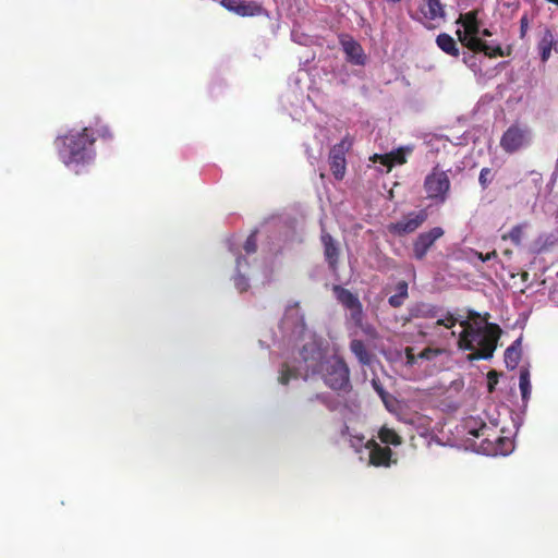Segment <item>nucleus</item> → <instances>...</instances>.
<instances>
[{
    "label": "nucleus",
    "mask_w": 558,
    "mask_h": 558,
    "mask_svg": "<svg viewBox=\"0 0 558 558\" xmlns=\"http://www.w3.org/2000/svg\"><path fill=\"white\" fill-rule=\"evenodd\" d=\"M494 450H495V452H498V449H497V448H496V449H494ZM499 452L505 454L506 450L500 449V450H499Z\"/></svg>",
    "instance_id": "44"
},
{
    "label": "nucleus",
    "mask_w": 558,
    "mask_h": 558,
    "mask_svg": "<svg viewBox=\"0 0 558 558\" xmlns=\"http://www.w3.org/2000/svg\"><path fill=\"white\" fill-rule=\"evenodd\" d=\"M474 53L483 52L488 58L506 57L511 54V48L504 50L500 45H494L480 38H470L465 46Z\"/></svg>",
    "instance_id": "11"
},
{
    "label": "nucleus",
    "mask_w": 558,
    "mask_h": 558,
    "mask_svg": "<svg viewBox=\"0 0 558 558\" xmlns=\"http://www.w3.org/2000/svg\"><path fill=\"white\" fill-rule=\"evenodd\" d=\"M522 400L526 401L531 395V383H530V372L526 368H522L520 371V381H519Z\"/></svg>",
    "instance_id": "26"
},
{
    "label": "nucleus",
    "mask_w": 558,
    "mask_h": 558,
    "mask_svg": "<svg viewBox=\"0 0 558 558\" xmlns=\"http://www.w3.org/2000/svg\"><path fill=\"white\" fill-rule=\"evenodd\" d=\"M521 360V338L514 340L505 351V363L507 368L514 369Z\"/></svg>",
    "instance_id": "21"
},
{
    "label": "nucleus",
    "mask_w": 558,
    "mask_h": 558,
    "mask_svg": "<svg viewBox=\"0 0 558 558\" xmlns=\"http://www.w3.org/2000/svg\"><path fill=\"white\" fill-rule=\"evenodd\" d=\"M450 186L451 183L447 171L441 170L439 165H436L424 180L426 197L436 203L442 204L447 201Z\"/></svg>",
    "instance_id": "5"
},
{
    "label": "nucleus",
    "mask_w": 558,
    "mask_h": 558,
    "mask_svg": "<svg viewBox=\"0 0 558 558\" xmlns=\"http://www.w3.org/2000/svg\"><path fill=\"white\" fill-rule=\"evenodd\" d=\"M457 24H461L464 31H457V36L462 46L468 45L470 38H476L480 34V21L478 10H472L466 13L460 14L456 21Z\"/></svg>",
    "instance_id": "8"
},
{
    "label": "nucleus",
    "mask_w": 558,
    "mask_h": 558,
    "mask_svg": "<svg viewBox=\"0 0 558 558\" xmlns=\"http://www.w3.org/2000/svg\"><path fill=\"white\" fill-rule=\"evenodd\" d=\"M476 257L482 260V262H488L493 258H496L497 257V252L494 250L492 252H488L486 254L482 253V252H476L475 253Z\"/></svg>",
    "instance_id": "35"
},
{
    "label": "nucleus",
    "mask_w": 558,
    "mask_h": 558,
    "mask_svg": "<svg viewBox=\"0 0 558 558\" xmlns=\"http://www.w3.org/2000/svg\"><path fill=\"white\" fill-rule=\"evenodd\" d=\"M369 462L374 466H389L391 461L392 451L389 447H381L375 441H371L368 446Z\"/></svg>",
    "instance_id": "15"
},
{
    "label": "nucleus",
    "mask_w": 558,
    "mask_h": 558,
    "mask_svg": "<svg viewBox=\"0 0 558 558\" xmlns=\"http://www.w3.org/2000/svg\"><path fill=\"white\" fill-rule=\"evenodd\" d=\"M404 300L405 299L396 293L388 299V303L390 306L397 308L403 304Z\"/></svg>",
    "instance_id": "34"
},
{
    "label": "nucleus",
    "mask_w": 558,
    "mask_h": 558,
    "mask_svg": "<svg viewBox=\"0 0 558 558\" xmlns=\"http://www.w3.org/2000/svg\"><path fill=\"white\" fill-rule=\"evenodd\" d=\"M529 29V16L527 14H523L520 19V38H524L526 36Z\"/></svg>",
    "instance_id": "33"
},
{
    "label": "nucleus",
    "mask_w": 558,
    "mask_h": 558,
    "mask_svg": "<svg viewBox=\"0 0 558 558\" xmlns=\"http://www.w3.org/2000/svg\"><path fill=\"white\" fill-rule=\"evenodd\" d=\"M487 377H488V390L492 392L495 388V385L498 381V376L495 371H490L488 373Z\"/></svg>",
    "instance_id": "37"
},
{
    "label": "nucleus",
    "mask_w": 558,
    "mask_h": 558,
    "mask_svg": "<svg viewBox=\"0 0 558 558\" xmlns=\"http://www.w3.org/2000/svg\"><path fill=\"white\" fill-rule=\"evenodd\" d=\"M372 385H373L374 390L378 393V396L383 400V402L387 404V400L390 397L389 393L384 389V387L381 386V384L378 380L373 379Z\"/></svg>",
    "instance_id": "31"
},
{
    "label": "nucleus",
    "mask_w": 558,
    "mask_h": 558,
    "mask_svg": "<svg viewBox=\"0 0 558 558\" xmlns=\"http://www.w3.org/2000/svg\"><path fill=\"white\" fill-rule=\"evenodd\" d=\"M460 325L464 329L459 336L458 345L460 349L471 351V353H473L476 351L475 336L473 335L474 327L470 324L469 320H462L460 322Z\"/></svg>",
    "instance_id": "19"
},
{
    "label": "nucleus",
    "mask_w": 558,
    "mask_h": 558,
    "mask_svg": "<svg viewBox=\"0 0 558 558\" xmlns=\"http://www.w3.org/2000/svg\"><path fill=\"white\" fill-rule=\"evenodd\" d=\"M412 153L411 147H399L396 150H392L388 154L379 155L375 154L371 160L373 162H379L383 166L387 167L388 171L395 165H404L407 162V156Z\"/></svg>",
    "instance_id": "14"
},
{
    "label": "nucleus",
    "mask_w": 558,
    "mask_h": 558,
    "mask_svg": "<svg viewBox=\"0 0 558 558\" xmlns=\"http://www.w3.org/2000/svg\"><path fill=\"white\" fill-rule=\"evenodd\" d=\"M99 132V136L101 137H111V132L109 131V129L107 126H104L101 130L98 131Z\"/></svg>",
    "instance_id": "39"
},
{
    "label": "nucleus",
    "mask_w": 558,
    "mask_h": 558,
    "mask_svg": "<svg viewBox=\"0 0 558 558\" xmlns=\"http://www.w3.org/2000/svg\"><path fill=\"white\" fill-rule=\"evenodd\" d=\"M537 49L543 62H546L549 59L553 49L558 51V41L555 40L554 34L549 28L544 31L537 44Z\"/></svg>",
    "instance_id": "18"
},
{
    "label": "nucleus",
    "mask_w": 558,
    "mask_h": 558,
    "mask_svg": "<svg viewBox=\"0 0 558 558\" xmlns=\"http://www.w3.org/2000/svg\"><path fill=\"white\" fill-rule=\"evenodd\" d=\"M436 44L439 47L441 51L451 56V57H459L460 50L458 48V45L452 36H450L447 33H441L436 38Z\"/></svg>",
    "instance_id": "22"
},
{
    "label": "nucleus",
    "mask_w": 558,
    "mask_h": 558,
    "mask_svg": "<svg viewBox=\"0 0 558 558\" xmlns=\"http://www.w3.org/2000/svg\"><path fill=\"white\" fill-rule=\"evenodd\" d=\"M463 54H464L463 62L466 64H470V62L474 59V56L466 53V52H464Z\"/></svg>",
    "instance_id": "41"
},
{
    "label": "nucleus",
    "mask_w": 558,
    "mask_h": 558,
    "mask_svg": "<svg viewBox=\"0 0 558 558\" xmlns=\"http://www.w3.org/2000/svg\"><path fill=\"white\" fill-rule=\"evenodd\" d=\"M444 235V230L440 227H434L426 232H422L417 235L413 242V256L417 260H422L429 248L435 242Z\"/></svg>",
    "instance_id": "9"
},
{
    "label": "nucleus",
    "mask_w": 558,
    "mask_h": 558,
    "mask_svg": "<svg viewBox=\"0 0 558 558\" xmlns=\"http://www.w3.org/2000/svg\"><path fill=\"white\" fill-rule=\"evenodd\" d=\"M315 401H318L323 404H327V398L324 393H315L314 396L307 399L308 403H313Z\"/></svg>",
    "instance_id": "38"
},
{
    "label": "nucleus",
    "mask_w": 558,
    "mask_h": 558,
    "mask_svg": "<svg viewBox=\"0 0 558 558\" xmlns=\"http://www.w3.org/2000/svg\"><path fill=\"white\" fill-rule=\"evenodd\" d=\"M526 226V223H520L514 226L508 233H504L501 235V240H509L513 245L520 246L524 238V230Z\"/></svg>",
    "instance_id": "24"
},
{
    "label": "nucleus",
    "mask_w": 558,
    "mask_h": 558,
    "mask_svg": "<svg viewBox=\"0 0 558 558\" xmlns=\"http://www.w3.org/2000/svg\"><path fill=\"white\" fill-rule=\"evenodd\" d=\"M465 427L469 435L476 438L484 437L485 441H488V438L492 436L490 433L494 432L486 423L482 421L478 422L473 417L465 421Z\"/></svg>",
    "instance_id": "20"
},
{
    "label": "nucleus",
    "mask_w": 558,
    "mask_h": 558,
    "mask_svg": "<svg viewBox=\"0 0 558 558\" xmlns=\"http://www.w3.org/2000/svg\"><path fill=\"white\" fill-rule=\"evenodd\" d=\"M378 437H379V439L384 444H390V445H393V446H398V445H400L402 442V439L397 434V432L395 429H392V428L387 427V426H383L379 429Z\"/></svg>",
    "instance_id": "25"
},
{
    "label": "nucleus",
    "mask_w": 558,
    "mask_h": 558,
    "mask_svg": "<svg viewBox=\"0 0 558 558\" xmlns=\"http://www.w3.org/2000/svg\"><path fill=\"white\" fill-rule=\"evenodd\" d=\"M493 180L490 168H483L478 175V182L483 190H486Z\"/></svg>",
    "instance_id": "28"
},
{
    "label": "nucleus",
    "mask_w": 558,
    "mask_h": 558,
    "mask_svg": "<svg viewBox=\"0 0 558 558\" xmlns=\"http://www.w3.org/2000/svg\"><path fill=\"white\" fill-rule=\"evenodd\" d=\"M352 146V140L347 135L340 143L333 145L329 151V165L336 180H342L347 170L345 154Z\"/></svg>",
    "instance_id": "7"
},
{
    "label": "nucleus",
    "mask_w": 558,
    "mask_h": 558,
    "mask_svg": "<svg viewBox=\"0 0 558 558\" xmlns=\"http://www.w3.org/2000/svg\"><path fill=\"white\" fill-rule=\"evenodd\" d=\"M221 5L240 16H255L263 11L262 5L253 0H221Z\"/></svg>",
    "instance_id": "12"
},
{
    "label": "nucleus",
    "mask_w": 558,
    "mask_h": 558,
    "mask_svg": "<svg viewBox=\"0 0 558 558\" xmlns=\"http://www.w3.org/2000/svg\"><path fill=\"white\" fill-rule=\"evenodd\" d=\"M397 291L400 296H402L403 299H407L409 293H408V282L402 280V281H399L398 284H397Z\"/></svg>",
    "instance_id": "36"
},
{
    "label": "nucleus",
    "mask_w": 558,
    "mask_h": 558,
    "mask_svg": "<svg viewBox=\"0 0 558 558\" xmlns=\"http://www.w3.org/2000/svg\"><path fill=\"white\" fill-rule=\"evenodd\" d=\"M96 137L88 128L81 131H70L56 140L58 154L65 166L85 165L95 157L94 144Z\"/></svg>",
    "instance_id": "1"
},
{
    "label": "nucleus",
    "mask_w": 558,
    "mask_h": 558,
    "mask_svg": "<svg viewBox=\"0 0 558 558\" xmlns=\"http://www.w3.org/2000/svg\"><path fill=\"white\" fill-rule=\"evenodd\" d=\"M350 350L363 365L371 364V354L362 340L354 339L350 342Z\"/></svg>",
    "instance_id": "23"
},
{
    "label": "nucleus",
    "mask_w": 558,
    "mask_h": 558,
    "mask_svg": "<svg viewBox=\"0 0 558 558\" xmlns=\"http://www.w3.org/2000/svg\"><path fill=\"white\" fill-rule=\"evenodd\" d=\"M234 284L240 292L246 291L250 287L247 279L240 274L234 278Z\"/></svg>",
    "instance_id": "32"
},
{
    "label": "nucleus",
    "mask_w": 558,
    "mask_h": 558,
    "mask_svg": "<svg viewBox=\"0 0 558 558\" xmlns=\"http://www.w3.org/2000/svg\"><path fill=\"white\" fill-rule=\"evenodd\" d=\"M341 45L344 53L350 62L356 65H363L365 63V54L362 46L354 39L341 40Z\"/></svg>",
    "instance_id": "17"
},
{
    "label": "nucleus",
    "mask_w": 558,
    "mask_h": 558,
    "mask_svg": "<svg viewBox=\"0 0 558 558\" xmlns=\"http://www.w3.org/2000/svg\"><path fill=\"white\" fill-rule=\"evenodd\" d=\"M427 353H428V351H427V350H425V351H423V352L420 354V356H421V357H427Z\"/></svg>",
    "instance_id": "43"
},
{
    "label": "nucleus",
    "mask_w": 558,
    "mask_h": 558,
    "mask_svg": "<svg viewBox=\"0 0 558 558\" xmlns=\"http://www.w3.org/2000/svg\"><path fill=\"white\" fill-rule=\"evenodd\" d=\"M332 293L338 303H340L345 310L350 312V319L354 323V325L356 327H362L364 312L359 296L352 293L349 289H345L339 284H335L332 287Z\"/></svg>",
    "instance_id": "6"
},
{
    "label": "nucleus",
    "mask_w": 558,
    "mask_h": 558,
    "mask_svg": "<svg viewBox=\"0 0 558 558\" xmlns=\"http://www.w3.org/2000/svg\"><path fill=\"white\" fill-rule=\"evenodd\" d=\"M458 319L451 314V313H447L445 318H439L437 322H436V325L437 326H444L448 329H451L452 327L456 326Z\"/></svg>",
    "instance_id": "29"
},
{
    "label": "nucleus",
    "mask_w": 558,
    "mask_h": 558,
    "mask_svg": "<svg viewBox=\"0 0 558 558\" xmlns=\"http://www.w3.org/2000/svg\"><path fill=\"white\" fill-rule=\"evenodd\" d=\"M298 376V371L284 363L280 369L279 383L281 385H288L291 379H295Z\"/></svg>",
    "instance_id": "27"
},
{
    "label": "nucleus",
    "mask_w": 558,
    "mask_h": 558,
    "mask_svg": "<svg viewBox=\"0 0 558 558\" xmlns=\"http://www.w3.org/2000/svg\"><path fill=\"white\" fill-rule=\"evenodd\" d=\"M476 351L470 353L469 361L489 360L497 348L501 329L497 324L488 323L482 328H474Z\"/></svg>",
    "instance_id": "2"
},
{
    "label": "nucleus",
    "mask_w": 558,
    "mask_h": 558,
    "mask_svg": "<svg viewBox=\"0 0 558 558\" xmlns=\"http://www.w3.org/2000/svg\"><path fill=\"white\" fill-rule=\"evenodd\" d=\"M241 260H242V258H241V257H239V258L236 259V264H238V266H240V265H241Z\"/></svg>",
    "instance_id": "45"
},
{
    "label": "nucleus",
    "mask_w": 558,
    "mask_h": 558,
    "mask_svg": "<svg viewBox=\"0 0 558 558\" xmlns=\"http://www.w3.org/2000/svg\"><path fill=\"white\" fill-rule=\"evenodd\" d=\"M423 4L420 7V12L427 21L445 20L446 11L445 5L440 0H422Z\"/></svg>",
    "instance_id": "16"
},
{
    "label": "nucleus",
    "mask_w": 558,
    "mask_h": 558,
    "mask_svg": "<svg viewBox=\"0 0 558 558\" xmlns=\"http://www.w3.org/2000/svg\"><path fill=\"white\" fill-rule=\"evenodd\" d=\"M427 219V213L422 209L416 213H410L403 217L400 221L390 223L388 229L390 232L402 235L411 233L420 228Z\"/></svg>",
    "instance_id": "10"
},
{
    "label": "nucleus",
    "mask_w": 558,
    "mask_h": 558,
    "mask_svg": "<svg viewBox=\"0 0 558 558\" xmlns=\"http://www.w3.org/2000/svg\"><path fill=\"white\" fill-rule=\"evenodd\" d=\"M495 442H498V444H508V445H511L510 440L505 438V437H501V436H497L495 437L494 439Z\"/></svg>",
    "instance_id": "40"
},
{
    "label": "nucleus",
    "mask_w": 558,
    "mask_h": 558,
    "mask_svg": "<svg viewBox=\"0 0 558 558\" xmlns=\"http://www.w3.org/2000/svg\"><path fill=\"white\" fill-rule=\"evenodd\" d=\"M325 384L332 390L347 391L350 385V369L343 359L331 356L322 365Z\"/></svg>",
    "instance_id": "3"
},
{
    "label": "nucleus",
    "mask_w": 558,
    "mask_h": 558,
    "mask_svg": "<svg viewBox=\"0 0 558 558\" xmlns=\"http://www.w3.org/2000/svg\"><path fill=\"white\" fill-rule=\"evenodd\" d=\"M409 352H410V350H408V352H407V353H409ZM407 357H409V360H412V359H413L412 356H410V354H407Z\"/></svg>",
    "instance_id": "46"
},
{
    "label": "nucleus",
    "mask_w": 558,
    "mask_h": 558,
    "mask_svg": "<svg viewBox=\"0 0 558 558\" xmlns=\"http://www.w3.org/2000/svg\"><path fill=\"white\" fill-rule=\"evenodd\" d=\"M480 33L484 37H490L492 36V32L488 28H484L483 31H480Z\"/></svg>",
    "instance_id": "42"
},
{
    "label": "nucleus",
    "mask_w": 558,
    "mask_h": 558,
    "mask_svg": "<svg viewBox=\"0 0 558 558\" xmlns=\"http://www.w3.org/2000/svg\"><path fill=\"white\" fill-rule=\"evenodd\" d=\"M257 250V241H256V234L252 233L247 236L245 243H244V251L247 254L255 253Z\"/></svg>",
    "instance_id": "30"
},
{
    "label": "nucleus",
    "mask_w": 558,
    "mask_h": 558,
    "mask_svg": "<svg viewBox=\"0 0 558 558\" xmlns=\"http://www.w3.org/2000/svg\"><path fill=\"white\" fill-rule=\"evenodd\" d=\"M533 142V132L526 124L514 122L502 133L500 137L501 149L509 155L524 150Z\"/></svg>",
    "instance_id": "4"
},
{
    "label": "nucleus",
    "mask_w": 558,
    "mask_h": 558,
    "mask_svg": "<svg viewBox=\"0 0 558 558\" xmlns=\"http://www.w3.org/2000/svg\"><path fill=\"white\" fill-rule=\"evenodd\" d=\"M320 242L324 247V257L331 271L336 272L339 266L340 248L337 241L325 229L322 230Z\"/></svg>",
    "instance_id": "13"
}]
</instances>
